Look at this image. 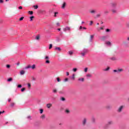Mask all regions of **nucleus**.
Returning a JSON list of instances; mask_svg holds the SVG:
<instances>
[{"instance_id":"nucleus-14","label":"nucleus","mask_w":129,"mask_h":129,"mask_svg":"<svg viewBox=\"0 0 129 129\" xmlns=\"http://www.w3.org/2000/svg\"><path fill=\"white\" fill-rule=\"evenodd\" d=\"M25 74V71L22 70L20 71V75H24Z\"/></svg>"},{"instance_id":"nucleus-51","label":"nucleus","mask_w":129,"mask_h":129,"mask_svg":"<svg viewBox=\"0 0 129 129\" xmlns=\"http://www.w3.org/2000/svg\"><path fill=\"white\" fill-rule=\"evenodd\" d=\"M2 113H5V111H0V115L2 114Z\"/></svg>"},{"instance_id":"nucleus-63","label":"nucleus","mask_w":129,"mask_h":129,"mask_svg":"<svg viewBox=\"0 0 129 129\" xmlns=\"http://www.w3.org/2000/svg\"><path fill=\"white\" fill-rule=\"evenodd\" d=\"M127 41H129V37L127 38Z\"/></svg>"},{"instance_id":"nucleus-4","label":"nucleus","mask_w":129,"mask_h":129,"mask_svg":"<svg viewBox=\"0 0 129 129\" xmlns=\"http://www.w3.org/2000/svg\"><path fill=\"white\" fill-rule=\"evenodd\" d=\"M107 38V36H102L100 39L101 41H105V40Z\"/></svg>"},{"instance_id":"nucleus-13","label":"nucleus","mask_w":129,"mask_h":129,"mask_svg":"<svg viewBox=\"0 0 129 129\" xmlns=\"http://www.w3.org/2000/svg\"><path fill=\"white\" fill-rule=\"evenodd\" d=\"M90 14H95V13H96V11L93 10L90 11Z\"/></svg>"},{"instance_id":"nucleus-5","label":"nucleus","mask_w":129,"mask_h":129,"mask_svg":"<svg viewBox=\"0 0 129 129\" xmlns=\"http://www.w3.org/2000/svg\"><path fill=\"white\" fill-rule=\"evenodd\" d=\"M71 28L69 27H67L64 28H63L64 32H66V31H70Z\"/></svg>"},{"instance_id":"nucleus-53","label":"nucleus","mask_w":129,"mask_h":129,"mask_svg":"<svg viewBox=\"0 0 129 129\" xmlns=\"http://www.w3.org/2000/svg\"><path fill=\"white\" fill-rule=\"evenodd\" d=\"M40 13H45L44 10H40Z\"/></svg>"},{"instance_id":"nucleus-18","label":"nucleus","mask_w":129,"mask_h":129,"mask_svg":"<svg viewBox=\"0 0 129 129\" xmlns=\"http://www.w3.org/2000/svg\"><path fill=\"white\" fill-rule=\"evenodd\" d=\"M45 117V114H42L41 116H40V118H41L42 119H44Z\"/></svg>"},{"instance_id":"nucleus-61","label":"nucleus","mask_w":129,"mask_h":129,"mask_svg":"<svg viewBox=\"0 0 129 129\" xmlns=\"http://www.w3.org/2000/svg\"><path fill=\"white\" fill-rule=\"evenodd\" d=\"M82 26H80V30H82Z\"/></svg>"},{"instance_id":"nucleus-38","label":"nucleus","mask_w":129,"mask_h":129,"mask_svg":"<svg viewBox=\"0 0 129 129\" xmlns=\"http://www.w3.org/2000/svg\"><path fill=\"white\" fill-rule=\"evenodd\" d=\"M60 100H62V101H65V98L62 97L61 98Z\"/></svg>"},{"instance_id":"nucleus-36","label":"nucleus","mask_w":129,"mask_h":129,"mask_svg":"<svg viewBox=\"0 0 129 129\" xmlns=\"http://www.w3.org/2000/svg\"><path fill=\"white\" fill-rule=\"evenodd\" d=\"M7 68L10 69L11 68V66L10 64H7L6 66Z\"/></svg>"},{"instance_id":"nucleus-64","label":"nucleus","mask_w":129,"mask_h":129,"mask_svg":"<svg viewBox=\"0 0 129 129\" xmlns=\"http://www.w3.org/2000/svg\"><path fill=\"white\" fill-rule=\"evenodd\" d=\"M82 24H84V22H82Z\"/></svg>"},{"instance_id":"nucleus-2","label":"nucleus","mask_w":129,"mask_h":129,"mask_svg":"<svg viewBox=\"0 0 129 129\" xmlns=\"http://www.w3.org/2000/svg\"><path fill=\"white\" fill-rule=\"evenodd\" d=\"M123 109V106H120L118 108L117 111V112H121V111H122Z\"/></svg>"},{"instance_id":"nucleus-30","label":"nucleus","mask_w":129,"mask_h":129,"mask_svg":"<svg viewBox=\"0 0 129 129\" xmlns=\"http://www.w3.org/2000/svg\"><path fill=\"white\" fill-rule=\"evenodd\" d=\"M12 80H13V79L12 78H10L7 81H8L9 82L12 81Z\"/></svg>"},{"instance_id":"nucleus-45","label":"nucleus","mask_w":129,"mask_h":129,"mask_svg":"<svg viewBox=\"0 0 129 129\" xmlns=\"http://www.w3.org/2000/svg\"><path fill=\"white\" fill-rule=\"evenodd\" d=\"M28 88H30L31 87V84H30V83L28 84Z\"/></svg>"},{"instance_id":"nucleus-21","label":"nucleus","mask_w":129,"mask_h":129,"mask_svg":"<svg viewBox=\"0 0 129 129\" xmlns=\"http://www.w3.org/2000/svg\"><path fill=\"white\" fill-rule=\"evenodd\" d=\"M65 112H66V113H69L70 112V110H69V109H66V110H65Z\"/></svg>"},{"instance_id":"nucleus-58","label":"nucleus","mask_w":129,"mask_h":129,"mask_svg":"<svg viewBox=\"0 0 129 129\" xmlns=\"http://www.w3.org/2000/svg\"><path fill=\"white\" fill-rule=\"evenodd\" d=\"M67 76H68L69 75V72H67Z\"/></svg>"},{"instance_id":"nucleus-24","label":"nucleus","mask_w":129,"mask_h":129,"mask_svg":"<svg viewBox=\"0 0 129 129\" xmlns=\"http://www.w3.org/2000/svg\"><path fill=\"white\" fill-rule=\"evenodd\" d=\"M109 69H110V68H109V67H108V68H107L106 69H104V70H103V71H108V70H109Z\"/></svg>"},{"instance_id":"nucleus-10","label":"nucleus","mask_w":129,"mask_h":129,"mask_svg":"<svg viewBox=\"0 0 129 129\" xmlns=\"http://www.w3.org/2000/svg\"><path fill=\"white\" fill-rule=\"evenodd\" d=\"M46 107H47V108H50L52 107V104H51V103L47 104Z\"/></svg>"},{"instance_id":"nucleus-12","label":"nucleus","mask_w":129,"mask_h":129,"mask_svg":"<svg viewBox=\"0 0 129 129\" xmlns=\"http://www.w3.org/2000/svg\"><path fill=\"white\" fill-rule=\"evenodd\" d=\"M118 73H120V72H122L123 71V69H118Z\"/></svg>"},{"instance_id":"nucleus-49","label":"nucleus","mask_w":129,"mask_h":129,"mask_svg":"<svg viewBox=\"0 0 129 129\" xmlns=\"http://www.w3.org/2000/svg\"><path fill=\"white\" fill-rule=\"evenodd\" d=\"M18 88H21L22 87V85H18Z\"/></svg>"},{"instance_id":"nucleus-55","label":"nucleus","mask_w":129,"mask_h":129,"mask_svg":"<svg viewBox=\"0 0 129 129\" xmlns=\"http://www.w3.org/2000/svg\"><path fill=\"white\" fill-rule=\"evenodd\" d=\"M4 3V0H0V4H3Z\"/></svg>"},{"instance_id":"nucleus-29","label":"nucleus","mask_w":129,"mask_h":129,"mask_svg":"<svg viewBox=\"0 0 129 129\" xmlns=\"http://www.w3.org/2000/svg\"><path fill=\"white\" fill-rule=\"evenodd\" d=\"M101 15L100 14H97L96 18H100Z\"/></svg>"},{"instance_id":"nucleus-7","label":"nucleus","mask_w":129,"mask_h":129,"mask_svg":"<svg viewBox=\"0 0 129 129\" xmlns=\"http://www.w3.org/2000/svg\"><path fill=\"white\" fill-rule=\"evenodd\" d=\"M86 121H87L86 118H84L82 122L83 125H85V124H86Z\"/></svg>"},{"instance_id":"nucleus-34","label":"nucleus","mask_w":129,"mask_h":129,"mask_svg":"<svg viewBox=\"0 0 129 129\" xmlns=\"http://www.w3.org/2000/svg\"><path fill=\"white\" fill-rule=\"evenodd\" d=\"M33 8H34L35 10H37V9H38V5L34 6Z\"/></svg>"},{"instance_id":"nucleus-35","label":"nucleus","mask_w":129,"mask_h":129,"mask_svg":"<svg viewBox=\"0 0 129 129\" xmlns=\"http://www.w3.org/2000/svg\"><path fill=\"white\" fill-rule=\"evenodd\" d=\"M52 47H53V45H52V44H50L49 49H51Z\"/></svg>"},{"instance_id":"nucleus-33","label":"nucleus","mask_w":129,"mask_h":129,"mask_svg":"<svg viewBox=\"0 0 129 129\" xmlns=\"http://www.w3.org/2000/svg\"><path fill=\"white\" fill-rule=\"evenodd\" d=\"M28 13L29 14V15H33V11H29Z\"/></svg>"},{"instance_id":"nucleus-44","label":"nucleus","mask_w":129,"mask_h":129,"mask_svg":"<svg viewBox=\"0 0 129 129\" xmlns=\"http://www.w3.org/2000/svg\"><path fill=\"white\" fill-rule=\"evenodd\" d=\"M57 15H58V12H55L54 13V17H56Z\"/></svg>"},{"instance_id":"nucleus-41","label":"nucleus","mask_w":129,"mask_h":129,"mask_svg":"<svg viewBox=\"0 0 129 129\" xmlns=\"http://www.w3.org/2000/svg\"><path fill=\"white\" fill-rule=\"evenodd\" d=\"M43 111H44V110H43V109H41L40 110V113H43Z\"/></svg>"},{"instance_id":"nucleus-28","label":"nucleus","mask_w":129,"mask_h":129,"mask_svg":"<svg viewBox=\"0 0 129 129\" xmlns=\"http://www.w3.org/2000/svg\"><path fill=\"white\" fill-rule=\"evenodd\" d=\"M32 69H35V68H36V65L35 64H33L32 67H31Z\"/></svg>"},{"instance_id":"nucleus-56","label":"nucleus","mask_w":129,"mask_h":129,"mask_svg":"<svg viewBox=\"0 0 129 129\" xmlns=\"http://www.w3.org/2000/svg\"><path fill=\"white\" fill-rule=\"evenodd\" d=\"M93 24V21H90V26H91V25H92Z\"/></svg>"},{"instance_id":"nucleus-48","label":"nucleus","mask_w":129,"mask_h":129,"mask_svg":"<svg viewBox=\"0 0 129 129\" xmlns=\"http://www.w3.org/2000/svg\"><path fill=\"white\" fill-rule=\"evenodd\" d=\"M53 92H54V93H56V92H57V90L56 89L53 90Z\"/></svg>"},{"instance_id":"nucleus-8","label":"nucleus","mask_w":129,"mask_h":129,"mask_svg":"<svg viewBox=\"0 0 129 129\" xmlns=\"http://www.w3.org/2000/svg\"><path fill=\"white\" fill-rule=\"evenodd\" d=\"M54 50H55L56 51H61V48L60 47H57V46H55L54 47Z\"/></svg>"},{"instance_id":"nucleus-62","label":"nucleus","mask_w":129,"mask_h":129,"mask_svg":"<svg viewBox=\"0 0 129 129\" xmlns=\"http://www.w3.org/2000/svg\"><path fill=\"white\" fill-rule=\"evenodd\" d=\"M57 30H58V31H61V29L60 28H58Z\"/></svg>"},{"instance_id":"nucleus-32","label":"nucleus","mask_w":129,"mask_h":129,"mask_svg":"<svg viewBox=\"0 0 129 129\" xmlns=\"http://www.w3.org/2000/svg\"><path fill=\"white\" fill-rule=\"evenodd\" d=\"M29 68H31V65H28L26 67V69H29Z\"/></svg>"},{"instance_id":"nucleus-25","label":"nucleus","mask_w":129,"mask_h":129,"mask_svg":"<svg viewBox=\"0 0 129 129\" xmlns=\"http://www.w3.org/2000/svg\"><path fill=\"white\" fill-rule=\"evenodd\" d=\"M68 53V54H69V55H72V54H73V51H70Z\"/></svg>"},{"instance_id":"nucleus-17","label":"nucleus","mask_w":129,"mask_h":129,"mask_svg":"<svg viewBox=\"0 0 129 129\" xmlns=\"http://www.w3.org/2000/svg\"><path fill=\"white\" fill-rule=\"evenodd\" d=\"M105 107H106V109H110V108H111V106L107 105Z\"/></svg>"},{"instance_id":"nucleus-26","label":"nucleus","mask_w":129,"mask_h":129,"mask_svg":"<svg viewBox=\"0 0 129 129\" xmlns=\"http://www.w3.org/2000/svg\"><path fill=\"white\" fill-rule=\"evenodd\" d=\"M35 17L34 16H31L30 19V21L32 22V21H33V19H34Z\"/></svg>"},{"instance_id":"nucleus-39","label":"nucleus","mask_w":129,"mask_h":129,"mask_svg":"<svg viewBox=\"0 0 129 129\" xmlns=\"http://www.w3.org/2000/svg\"><path fill=\"white\" fill-rule=\"evenodd\" d=\"M106 32H107V33H108L109 32H110V29H106Z\"/></svg>"},{"instance_id":"nucleus-54","label":"nucleus","mask_w":129,"mask_h":129,"mask_svg":"<svg viewBox=\"0 0 129 129\" xmlns=\"http://www.w3.org/2000/svg\"><path fill=\"white\" fill-rule=\"evenodd\" d=\"M67 81H68V78H66L64 79V82H67Z\"/></svg>"},{"instance_id":"nucleus-47","label":"nucleus","mask_w":129,"mask_h":129,"mask_svg":"<svg viewBox=\"0 0 129 129\" xmlns=\"http://www.w3.org/2000/svg\"><path fill=\"white\" fill-rule=\"evenodd\" d=\"M15 105V103H11V106H14Z\"/></svg>"},{"instance_id":"nucleus-46","label":"nucleus","mask_w":129,"mask_h":129,"mask_svg":"<svg viewBox=\"0 0 129 129\" xmlns=\"http://www.w3.org/2000/svg\"><path fill=\"white\" fill-rule=\"evenodd\" d=\"M87 77H91V75H90V74H87Z\"/></svg>"},{"instance_id":"nucleus-50","label":"nucleus","mask_w":129,"mask_h":129,"mask_svg":"<svg viewBox=\"0 0 129 129\" xmlns=\"http://www.w3.org/2000/svg\"><path fill=\"white\" fill-rule=\"evenodd\" d=\"M27 118H30L31 119V118H32V116H31V115H29L27 116Z\"/></svg>"},{"instance_id":"nucleus-19","label":"nucleus","mask_w":129,"mask_h":129,"mask_svg":"<svg viewBox=\"0 0 129 129\" xmlns=\"http://www.w3.org/2000/svg\"><path fill=\"white\" fill-rule=\"evenodd\" d=\"M93 38H94V35H91L90 37V41H92V39H93Z\"/></svg>"},{"instance_id":"nucleus-11","label":"nucleus","mask_w":129,"mask_h":129,"mask_svg":"<svg viewBox=\"0 0 129 129\" xmlns=\"http://www.w3.org/2000/svg\"><path fill=\"white\" fill-rule=\"evenodd\" d=\"M79 81H81L82 82H84V78H80L78 79Z\"/></svg>"},{"instance_id":"nucleus-40","label":"nucleus","mask_w":129,"mask_h":129,"mask_svg":"<svg viewBox=\"0 0 129 129\" xmlns=\"http://www.w3.org/2000/svg\"><path fill=\"white\" fill-rule=\"evenodd\" d=\"M31 78H32V80L33 81H35V80H36V79H35V78H34V77H31Z\"/></svg>"},{"instance_id":"nucleus-43","label":"nucleus","mask_w":129,"mask_h":129,"mask_svg":"<svg viewBox=\"0 0 129 129\" xmlns=\"http://www.w3.org/2000/svg\"><path fill=\"white\" fill-rule=\"evenodd\" d=\"M87 70H88V68H86L84 70L85 72H87Z\"/></svg>"},{"instance_id":"nucleus-20","label":"nucleus","mask_w":129,"mask_h":129,"mask_svg":"<svg viewBox=\"0 0 129 129\" xmlns=\"http://www.w3.org/2000/svg\"><path fill=\"white\" fill-rule=\"evenodd\" d=\"M36 40H40V35H37L35 37Z\"/></svg>"},{"instance_id":"nucleus-3","label":"nucleus","mask_w":129,"mask_h":129,"mask_svg":"<svg viewBox=\"0 0 129 129\" xmlns=\"http://www.w3.org/2000/svg\"><path fill=\"white\" fill-rule=\"evenodd\" d=\"M44 59H45V60H46L45 61V63H46V64H49V63H50V60H49V56H45V57H44Z\"/></svg>"},{"instance_id":"nucleus-6","label":"nucleus","mask_w":129,"mask_h":129,"mask_svg":"<svg viewBox=\"0 0 129 129\" xmlns=\"http://www.w3.org/2000/svg\"><path fill=\"white\" fill-rule=\"evenodd\" d=\"M87 53V50H84L83 52L81 53L82 56H85V54Z\"/></svg>"},{"instance_id":"nucleus-31","label":"nucleus","mask_w":129,"mask_h":129,"mask_svg":"<svg viewBox=\"0 0 129 129\" xmlns=\"http://www.w3.org/2000/svg\"><path fill=\"white\" fill-rule=\"evenodd\" d=\"M25 90H26V88H23L21 89L22 92H24V91Z\"/></svg>"},{"instance_id":"nucleus-57","label":"nucleus","mask_w":129,"mask_h":129,"mask_svg":"<svg viewBox=\"0 0 129 129\" xmlns=\"http://www.w3.org/2000/svg\"><path fill=\"white\" fill-rule=\"evenodd\" d=\"M19 10H22L23 9V7L22 6H20L19 7Z\"/></svg>"},{"instance_id":"nucleus-23","label":"nucleus","mask_w":129,"mask_h":129,"mask_svg":"<svg viewBox=\"0 0 129 129\" xmlns=\"http://www.w3.org/2000/svg\"><path fill=\"white\" fill-rule=\"evenodd\" d=\"M112 12L113 13V14H115V13H116V10L112 9Z\"/></svg>"},{"instance_id":"nucleus-59","label":"nucleus","mask_w":129,"mask_h":129,"mask_svg":"<svg viewBox=\"0 0 129 129\" xmlns=\"http://www.w3.org/2000/svg\"><path fill=\"white\" fill-rule=\"evenodd\" d=\"M11 99H8V101H9V102H11Z\"/></svg>"},{"instance_id":"nucleus-52","label":"nucleus","mask_w":129,"mask_h":129,"mask_svg":"<svg viewBox=\"0 0 129 129\" xmlns=\"http://www.w3.org/2000/svg\"><path fill=\"white\" fill-rule=\"evenodd\" d=\"M56 79H57L58 82H60V78H57Z\"/></svg>"},{"instance_id":"nucleus-16","label":"nucleus","mask_w":129,"mask_h":129,"mask_svg":"<svg viewBox=\"0 0 129 129\" xmlns=\"http://www.w3.org/2000/svg\"><path fill=\"white\" fill-rule=\"evenodd\" d=\"M106 45H108V46H110L111 45V43H110V41H107L105 42Z\"/></svg>"},{"instance_id":"nucleus-42","label":"nucleus","mask_w":129,"mask_h":129,"mask_svg":"<svg viewBox=\"0 0 129 129\" xmlns=\"http://www.w3.org/2000/svg\"><path fill=\"white\" fill-rule=\"evenodd\" d=\"M113 72L118 73V70H114L113 71Z\"/></svg>"},{"instance_id":"nucleus-22","label":"nucleus","mask_w":129,"mask_h":129,"mask_svg":"<svg viewBox=\"0 0 129 129\" xmlns=\"http://www.w3.org/2000/svg\"><path fill=\"white\" fill-rule=\"evenodd\" d=\"M72 79H73V80H75V74H73Z\"/></svg>"},{"instance_id":"nucleus-27","label":"nucleus","mask_w":129,"mask_h":129,"mask_svg":"<svg viewBox=\"0 0 129 129\" xmlns=\"http://www.w3.org/2000/svg\"><path fill=\"white\" fill-rule=\"evenodd\" d=\"M73 72H76L77 71V68H74L73 69Z\"/></svg>"},{"instance_id":"nucleus-15","label":"nucleus","mask_w":129,"mask_h":129,"mask_svg":"<svg viewBox=\"0 0 129 129\" xmlns=\"http://www.w3.org/2000/svg\"><path fill=\"white\" fill-rule=\"evenodd\" d=\"M65 6H66V3L64 2L61 6L62 9H64Z\"/></svg>"},{"instance_id":"nucleus-60","label":"nucleus","mask_w":129,"mask_h":129,"mask_svg":"<svg viewBox=\"0 0 129 129\" xmlns=\"http://www.w3.org/2000/svg\"><path fill=\"white\" fill-rule=\"evenodd\" d=\"M100 30H103V27H100Z\"/></svg>"},{"instance_id":"nucleus-37","label":"nucleus","mask_w":129,"mask_h":129,"mask_svg":"<svg viewBox=\"0 0 129 129\" xmlns=\"http://www.w3.org/2000/svg\"><path fill=\"white\" fill-rule=\"evenodd\" d=\"M24 17H22L19 19V21H23V20H24Z\"/></svg>"},{"instance_id":"nucleus-1","label":"nucleus","mask_w":129,"mask_h":129,"mask_svg":"<svg viewBox=\"0 0 129 129\" xmlns=\"http://www.w3.org/2000/svg\"><path fill=\"white\" fill-rule=\"evenodd\" d=\"M111 124H113V121L112 120H110L107 122V124H106L104 126V129H107L109 127V125H111Z\"/></svg>"},{"instance_id":"nucleus-9","label":"nucleus","mask_w":129,"mask_h":129,"mask_svg":"<svg viewBox=\"0 0 129 129\" xmlns=\"http://www.w3.org/2000/svg\"><path fill=\"white\" fill-rule=\"evenodd\" d=\"M111 6L112 8H115V7H116V3H111Z\"/></svg>"}]
</instances>
